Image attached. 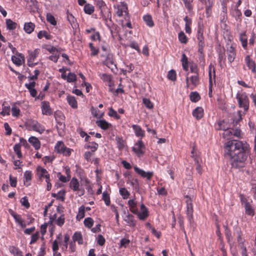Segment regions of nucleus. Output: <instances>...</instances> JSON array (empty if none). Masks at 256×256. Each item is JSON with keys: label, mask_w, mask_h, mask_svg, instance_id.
I'll list each match as a JSON object with an SVG mask.
<instances>
[{"label": "nucleus", "mask_w": 256, "mask_h": 256, "mask_svg": "<svg viewBox=\"0 0 256 256\" xmlns=\"http://www.w3.org/2000/svg\"><path fill=\"white\" fill-rule=\"evenodd\" d=\"M225 156L230 159L232 166L234 168H241L245 166L249 152V146L239 140H230L224 146Z\"/></svg>", "instance_id": "f257e3e1"}, {"label": "nucleus", "mask_w": 256, "mask_h": 256, "mask_svg": "<svg viewBox=\"0 0 256 256\" xmlns=\"http://www.w3.org/2000/svg\"><path fill=\"white\" fill-rule=\"evenodd\" d=\"M238 106L246 112L249 109V100L247 94L242 91H238L236 94Z\"/></svg>", "instance_id": "f03ea898"}, {"label": "nucleus", "mask_w": 256, "mask_h": 256, "mask_svg": "<svg viewBox=\"0 0 256 256\" xmlns=\"http://www.w3.org/2000/svg\"><path fill=\"white\" fill-rule=\"evenodd\" d=\"M26 124L29 130H32L40 134H42L45 130L44 126L40 124L38 121L33 119L27 120Z\"/></svg>", "instance_id": "7ed1b4c3"}, {"label": "nucleus", "mask_w": 256, "mask_h": 256, "mask_svg": "<svg viewBox=\"0 0 256 256\" xmlns=\"http://www.w3.org/2000/svg\"><path fill=\"white\" fill-rule=\"evenodd\" d=\"M54 150L56 152L66 156H70L73 152V150L67 148L62 141H58L56 142L54 146Z\"/></svg>", "instance_id": "20e7f679"}, {"label": "nucleus", "mask_w": 256, "mask_h": 256, "mask_svg": "<svg viewBox=\"0 0 256 256\" xmlns=\"http://www.w3.org/2000/svg\"><path fill=\"white\" fill-rule=\"evenodd\" d=\"M200 83V78L198 74H196L190 77L186 76V86L191 90L197 86Z\"/></svg>", "instance_id": "39448f33"}, {"label": "nucleus", "mask_w": 256, "mask_h": 256, "mask_svg": "<svg viewBox=\"0 0 256 256\" xmlns=\"http://www.w3.org/2000/svg\"><path fill=\"white\" fill-rule=\"evenodd\" d=\"M132 150L138 157L142 156L145 152V146L142 141L140 140H138L132 148Z\"/></svg>", "instance_id": "423d86ee"}, {"label": "nucleus", "mask_w": 256, "mask_h": 256, "mask_svg": "<svg viewBox=\"0 0 256 256\" xmlns=\"http://www.w3.org/2000/svg\"><path fill=\"white\" fill-rule=\"evenodd\" d=\"M40 50L39 49H36L33 51H29L28 55L27 56L28 64L30 67H33L38 64V62H35L34 60L38 57Z\"/></svg>", "instance_id": "0eeeda50"}, {"label": "nucleus", "mask_w": 256, "mask_h": 256, "mask_svg": "<svg viewBox=\"0 0 256 256\" xmlns=\"http://www.w3.org/2000/svg\"><path fill=\"white\" fill-rule=\"evenodd\" d=\"M36 175L38 180L40 181H42L43 178L48 180L50 178V174H48V170L40 166H38L36 167Z\"/></svg>", "instance_id": "6e6552de"}, {"label": "nucleus", "mask_w": 256, "mask_h": 256, "mask_svg": "<svg viewBox=\"0 0 256 256\" xmlns=\"http://www.w3.org/2000/svg\"><path fill=\"white\" fill-rule=\"evenodd\" d=\"M226 55L228 60L230 64H232L236 57V44H232L230 46L226 47Z\"/></svg>", "instance_id": "1a4fd4ad"}, {"label": "nucleus", "mask_w": 256, "mask_h": 256, "mask_svg": "<svg viewBox=\"0 0 256 256\" xmlns=\"http://www.w3.org/2000/svg\"><path fill=\"white\" fill-rule=\"evenodd\" d=\"M140 212L138 210L137 212L134 213V214L137 215L138 218L140 220H144L149 215L148 210L144 204H140Z\"/></svg>", "instance_id": "9d476101"}, {"label": "nucleus", "mask_w": 256, "mask_h": 256, "mask_svg": "<svg viewBox=\"0 0 256 256\" xmlns=\"http://www.w3.org/2000/svg\"><path fill=\"white\" fill-rule=\"evenodd\" d=\"M186 198L187 217L190 222H191L193 219V207L192 204V198L188 196H186Z\"/></svg>", "instance_id": "9b49d317"}, {"label": "nucleus", "mask_w": 256, "mask_h": 256, "mask_svg": "<svg viewBox=\"0 0 256 256\" xmlns=\"http://www.w3.org/2000/svg\"><path fill=\"white\" fill-rule=\"evenodd\" d=\"M134 171L142 177L146 178L148 180H151L154 173L152 172H145L144 170L136 166H134Z\"/></svg>", "instance_id": "f8f14e48"}, {"label": "nucleus", "mask_w": 256, "mask_h": 256, "mask_svg": "<svg viewBox=\"0 0 256 256\" xmlns=\"http://www.w3.org/2000/svg\"><path fill=\"white\" fill-rule=\"evenodd\" d=\"M116 9V13L118 16L128 15L127 5L124 2H121L120 4H118Z\"/></svg>", "instance_id": "ddd939ff"}, {"label": "nucleus", "mask_w": 256, "mask_h": 256, "mask_svg": "<svg viewBox=\"0 0 256 256\" xmlns=\"http://www.w3.org/2000/svg\"><path fill=\"white\" fill-rule=\"evenodd\" d=\"M16 56H12V60L17 66L22 65L24 64L25 61L24 56L20 53H16Z\"/></svg>", "instance_id": "4468645a"}, {"label": "nucleus", "mask_w": 256, "mask_h": 256, "mask_svg": "<svg viewBox=\"0 0 256 256\" xmlns=\"http://www.w3.org/2000/svg\"><path fill=\"white\" fill-rule=\"evenodd\" d=\"M10 214L14 219L16 222L22 228H24L26 226L25 221L22 218L20 215L17 214L14 212H12Z\"/></svg>", "instance_id": "2eb2a0df"}, {"label": "nucleus", "mask_w": 256, "mask_h": 256, "mask_svg": "<svg viewBox=\"0 0 256 256\" xmlns=\"http://www.w3.org/2000/svg\"><path fill=\"white\" fill-rule=\"evenodd\" d=\"M245 63L248 68L252 72H256V64L254 60H252L250 55H247L244 58Z\"/></svg>", "instance_id": "dca6fc26"}, {"label": "nucleus", "mask_w": 256, "mask_h": 256, "mask_svg": "<svg viewBox=\"0 0 256 256\" xmlns=\"http://www.w3.org/2000/svg\"><path fill=\"white\" fill-rule=\"evenodd\" d=\"M42 114L44 115L50 116L52 114V111L50 107V103L46 101L42 102Z\"/></svg>", "instance_id": "f3484780"}, {"label": "nucleus", "mask_w": 256, "mask_h": 256, "mask_svg": "<svg viewBox=\"0 0 256 256\" xmlns=\"http://www.w3.org/2000/svg\"><path fill=\"white\" fill-rule=\"evenodd\" d=\"M242 203L244 204L246 214L253 216L254 214V211L250 202L246 200H243Z\"/></svg>", "instance_id": "a211bd4d"}, {"label": "nucleus", "mask_w": 256, "mask_h": 256, "mask_svg": "<svg viewBox=\"0 0 256 256\" xmlns=\"http://www.w3.org/2000/svg\"><path fill=\"white\" fill-rule=\"evenodd\" d=\"M124 220L130 226L133 227L136 224V221L134 220V216L128 212L125 214L124 216Z\"/></svg>", "instance_id": "6ab92c4d"}, {"label": "nucleus", "mask_w": 256, "mask_h": 256, "mask_svg": "<svg viewBox=\"0 0 256 256\" xmlns=\"http://www.w3.org/2000/svg\"><path fill=\"white\" fill-rule=\"evenodd\" d=\"M132 128L136 136L140 138H142L145 136L144 130L142 128L137 124H134L132 126Z\"/></svg>", "instance_id": "aec40b11"}, {"label": "nucleus", "mask_w": 256, "mask_h": 256, "mask_svg": "<svg viewBox=\"0 0 256 256\" xmlns=\"http://www.w3.org/2000/svg\"><path fill=\"white\" fill-rule=\"evenodd\" d=\"M35 86L36 82L34 81L25 84V86L28 90L31 96L34 98L36 97L37 94V92L34 88Z\"/></svg>", "instance_id": "412c9836"}, {"label": "nucleus", "mask_w": 256, "mask_h": 256, "mask_svg": "<svg viewBox=\"0 0 256 256\" xmlns=\"http://www.w3.org/2000/svg\"><path fill=\"white\" fill-rule=\"evenodd\" d=\"M26 8L30 12L37 10L38 8L35 0H26Z\"/></svg>", "instance_id": "4be33fe9"}, {"label": "nucleus", "mask_w": 256, "mask_h": 256, "mask_svg": "<svg viewBox=\"0 0 256 256\" xmlns=\"http://www.w3.org/2000/svg\"><path fill=\"white\" fill-rule=\"evenodd\" d=\"M80 183L78 179L76 178H72L70 182V187L74 192L80 190Z\"/></svg>", "instance_id": "5701e85b"}, {"label": "nucleus", "mask_w": 256, "mask_h": 256, "mask_svg": "<svg viewBox=\"0 0 256 256\" xmlns=\"http://www.w3.org/2000/svg\"><path fill=\"white\" fill-rule=\"evenodd\" d=\"M28 142L36 150H38L40 148V142L37 138L32 136L28 138Z\"/></svg>", "instance_id": "b1692460"}, {"label": "nucleus", "mask_w": 256, "mask_h": 256, "mask_svg": "<svg viewBox=\"0 0 256 256\" xmlns=\"http://www.w3.org/2000/svg\"><path fill=\"white\" fill-rule=\"evenodd\" d=\"M191 157L194 159L196 163H199L201 162V159L200 157V152L194 146L191 151Z\"/></svg>", "instance_id": "393cba45"}, {"label": "nucleus", "mask_w": 256, "mask_h": 256, "mask_svg": "<svg viewBox=\"0 0 256 256\" xmlns=\"http://www.w3.org/2000/svg\"><path fill=\"white\" fill-rule=\"evenodd\" d=\"M193 116L197 120H200L204 116V110L202 107H197L192 112Z\"/></svg>", "instance_id": "a878e982"}, {"label": "nucleus", "mask_w": 256, "mask_h": 256, "mask_svg": "<svg viewBox=\"0 0 256 256\" xmlns=\"http://www.w3.org/2000/svg\"><path fill=\"white\" fill-rule=\"evenodd\" d=\"M209 84H212V80H215L216 72L214 66L210 64L208 66Z\"/></svg>", "instance_id": "bb28decb"}, {"label": "nucleus", "mask_w": 256, "mask_h": 256, "mask_svg": "<svg viewBox=\"0 0 256 256\" xmlns=\"http://www.w3.org/2000/svg\"><path fill=\"white\" fill-rule=\"evenodd\" d=\"M72 238L74 242H76L78 244H82L84 243L82 236L80 232H75Z\"/></svg>", "instance_id": "cd10ccee"}, {"label": "nucleus", "mask_w": 256, "mask_h": 256, "mask_svg": "<svg viewBox=\"0 0 256 256\" xmlns=\"http://www.w3.org/2000/svg\"><path fill=\"white\" fill-rule=\"evenodd\" d=\"M35 24L32 22H26L24 24V29L25 32L27 34H31L34 30Z\"/></svg>", "instance_id": "c85d7f7f"}, {"label": "nucleus", "mask_w": 256, "mask_h": 256, "mask_svg": "<svg viewBox=\"0 0 256 256\" xmlns=\"http://www.w3.org/2000/svg\"><path fill=\"white\" fill-rule=\"evenodd\" d=\"M96 124L99 127L103 130H107L111 126L110 124L108 123L104 120H97Z\"/></svg>", "instance_id": "c756f323"}, {"label": "nucleus", "mask_w": 256, "mask_h": 256, "mask_svg": "<svg viewBox=\"0 0 256 256\" xmlns=\"http://www.w3.org/2000/svg\"><path fill=\"white\" fill-rule=\"evenodd\" d=\"M198 43V52L200 54V60H203L204 64V48L205 46L204 42H200Z\"/></svg>", "instance_id": "7c9ffc66"}, {"label": "nucleus", "mask_w": 256, "mask_h": 256, "mask_svg": "<svg viewBox=\"0 0 256 256\" xmlns=\"http://www.w3.org/2000/svg\"><path fill=\"white\" fill-rule=\"evenodd\" d=\"M128 204L130 207V211L134 214L137 212L136 202L134 199H130L128 200Z\"/></svg>", "instance_id": "2f4dec72"}, {"label": "nucleus", "mask_w": 256, "mask_h": 256, "mask_svg": "<svg viewBox=\"0 0 256 256\" xmlns=\"http://www.w3.org/2000/svg\"><path fill=\"white\" fill-rule=\"evenodd\" d=\"M66 100L68 102L71 106V107H72L73 108H77L78 103L74 96H67Z\"/></svg>", "instance_id": "473e14b6"}, {"label": "nucleus", "mask_w": 256, "mask_h": 256, "mask_svg": "<svg viewBox=\"0 0 256 256\" xmlns=\"http://www.w3.org/2000/svg\"><path fill=\"white\" fill-rule=\"evenodd\" d=\"M143 20L146 24L149 27H152L154 26V23L150 15L147 14L144 16H143Z\"/></svg>", "instance_id": "72a5a7b5"}, {"label": "nucleus", "mask_w": 256, "mask_h": 256, "mask_svg": "<svg viewBox=\"0 0 256 256\" xmlns=\"http://www.w3.org/2000/svg\"><path fill=\"white\" fill-rule=\"evenodd\" d=\"M56 128L60 136H62L64 134L65 124L64 122H58Z\"/></svg>", "instance_id": "f704fd0d"}, {"label": "nucleus", "mask_w": 256, "mask_h": 256, "mask_svg": "<svg viewBox=\"0 0 256 256\" xmlns=\"http://www.w3.org/2000/svg\"><path fill=\"white\" fill-rule=\"evenodd\" d=\"M116 140L118 150H123L125 147V142L124 140L122 138L116 136Z\"/></svg>", "instance_id": "c9c22d12"}, {"label": "nucleus", "mask_w": 256, "mask_h": 256, "mask_svg": "<svg viewBox=\"0 0 256 256\" xmlns=\"http://www.w3.org/2000/svg\"><path fill=\"white\" fill-rule=\"evenodd\" d=\"M44 37L46 40H51L52 36L46 30H40L38 34V38L41 39Z\"/></svg>", "instance_id": "e433bc0d"}, {"label": "nucleus", "mask_w": 256, "mask_h": 256, "mask_svg": "<svg viewBox=\"0 0 256 256\" xmlns=\"http://www.w3.org/2000/svg\"><path fill=\"white\" fill-rule=\"evenodd\" d=\"M240 42L242 43V48L244 49H246L248 40H247V38H246V34L245 33L240 34Z\"/></svg>", "instance_id": "4c0bfd02"}, {"label": "nucleus", "mask_w": 256, "mask_h": 256, "mask_svg": "<svg viewBox=\"0 0 256 256\" xmlns=\"http://www.w3.org/2000/svg\"><path fill=\"white\" fill-rule=\"evenodd\" d=\"M94 6L90 4H86L84 6V10L86 14H91L94 12Z\"/></svg>", "instance_id": "58836bf2"}, {"label": "nucleus", "mask_w": 256, "mask_h": 256, "mask_svg": "<svg viewBox=\"0 0 256 256\" xmlns=\"http://www.w3.org/2000/svg\"><path fill=\"white\" fill-rule=\"evenodd\" d=\"M181 61L182 62V66L183 67V68L186 70L187 71L188 70V58L186 56V55L184 54H182V60Z\"/></svg>", "instance_id": "ea45409f"}, {"label": "nucleus", "mask_w": 256, "mask_h": 256, "mask_svg": "<svg viewBox=\"0 0 256 256\" xmlns=\"http://www.w3.org/2000/svg\"><path fill=\"white\" fill-rule=\"evenodd\" d=\"M190 100L192 102H196L200 99V96L198 92H192L190 95Z\"/></svg>", "instance_id": "a19ab883"}, {"label": "nucleus", "mask_w": 256, "mask_h": 256, "mask_svg": "<svg viewBox=\"0 0 256 256\" xmlns=\"http://www.w3.org/2000/svg\"><path fill=\"white\" fill-rule=\"evenodd\" d=\"M94 220L90 217L86 218L84 219V224L86 228H90L94 225Z\"/></svg>", "instance_id": "79ce46f5"}, {"label": "nucleus", "mask_w": 256, "mask_h": 256, "mask_svg": "<svg viewBox=\"0 0 256 256\" xmlns=\"http://www.w3.org/2000/svg\"><path fill=\"white\" fill-rule=\"evenodd\" d=\"M92 114L97 118H100L104 116V112H100L98 108H92Z\"/></svg>", "instance_id": "37998d69"}, {"label": "nucleus", "mask_w": 256, "mask_h": 256, "mask_svg": "<svg viewBox=\"0 0 256 256\" xmlns=\"http://www.w3.org/2000/svg\"><path fill=\"white\" fill-rule=\"evenodd\" d=\"M119 192L124 199H127L130 196V192L124 188H120Z\"/></svg>", "instance_id": "c03bdc74"}, {"label": "nucleus", "mask_w": 256, "mask_h": 256, "mask_svg": "<svg viewBox=\"0 0 256 256\" xmlns=\"http://www.w3.org/2000/svg\"><path fill=\"white\" fill-rule=\"evenodd\" d=\"M98 144L94 142H90L86 145L87 148H90L92 152H95L98 148Z\"/></svg>", "instance_id": "a18cd8bd"}, {"label": "nucleus", "mask_w": 256, "mask_h": 256, "mask_svg": "<svg viewBox=\"0 0 256 256\" xmlns=\"http://www.w3.org/2000/svg\"><path fill=\"white\" fill-rule=\"evenodd\" d=\"M178 38L180 42L182 44H186L188 42V38L183 32H180L178 34Z\"/></svg>", "instance_id": "49530a36"}, {"label": "nucleus", "mask_w": 256, "mask_h": 256, "mask_svg": "<svg viewBox=\"0 0 256 256\" xmlns=\"http://www.w3.org/2000/svg\"><path fill=\"white\" fill-rule=\"evenodd\" d=\"M10 106H5L2 105V111L0 112V114L2 116L10 115Z\"/></svg>", "instance_id": "de8ad7c7"}, {"label": "nucleus", "mask_w": 256, "mask_h": 256, "mask_svg": "<svg viewBox=\"0 0 256 256\" xmlns=\"http://www.w3.org/2000/svg\"><path fill=\"white\" fill-rule=\"evenodd\" d=\"M100 76L101 79H102L104 82H108L110 83L109 86H111L112 78L110 75L106 74H100Z\"/></svg>", "instance_id": "09e8293b"}, {"label": "nucleus", "mask_w": 256, "mask_h": 256, "mask_svg": "<svg viewBox=\"0 0 256 256\" xmlns=\"http://www.w3.org/2000/svg\"><path fill=\"white\" fill-rule=\"evenodd\" d=\"M6 24L7 28L10 30H14L16 27V24L12 22L10 19L6 20Z\"/></svg>", "instance_id": "8fccbe9b"}, {"label": "nucleus", "mask_w": 256, "mask_h": 256, "mask_svg": "<svg viewBox=\"0 0 256 256\" xmlns=\"http://www.w3.org/2000/svg\"><path fill=\"white\" fill-rule=\"evenodd\" d=\"M14 150L18 156V158L22 157V154L21 152V147L20 144H16L14 146Z\"/></svg>", "instance_id": "3c124183"}, {"label": "nucleus", "mask_w": 256, "mask_h": 256, "mask_svg": "<svg viewBox=\"0 0 256 256\" xmlns=\"http://www.w3.org/2000/svg\"><path fill=\"white\" fill-rule=\"evenodd\" d=\"M12 116L14 117H18L20 114V110L18 106L12 105Z\"/></svg>", "instance_id": "603ef678"}, {"label": "nucleus", "mask_w": 256, "mask_h": 256, "mask_svg": "<svg viewBox=\"0 0 256 256\" xmlns=\"http://www.w3.org/2000/svg\"><path fill=\"white\" fill-rule=\"evenodd\" d=\"M108 114L110 116L114 117L118 120L120 118V116L117 114V112L114 110L112 108H110L108 109Z\"/></svg>", "instance_id": "864d4df0"}, {"label": "nucleus", "mask_w": 256, "mask_h": 256, "mask_svg": "<svg viewBox=\"0 0 256 256\" xmlns=\"http://www.w3.org/2000/svg\"><path fill=\"white\" fill-rule=\"evenodd\" d=\"M102 200H104L106 206H109L110 203V197L109 194L106 192H104L102 194Z\"/></svg>", "instance_id": "5fc2aeb1"}, {"label": "nucleus", "mask_w": 256, "mask_h": 256, "mask_svg": "<svg viewBox=\"0 0 256 256\" xmlns=\"http://www.w3.org/2000/svg\"><path fill=\"white\" fill-rule=\"evenodd\" d=\"M65 192L64 190H60L56 194H52L54 197L56 198L57 199L64 200V199Z\"/></svg>", "instance_id": "6e6d98bb"}, {"label": "nucleus", "mask_w": 256, "mask_h": 256, "mask_svg": "<svg viewBox=\"0 0 256 256\" xmlns=\"http://www.w3.org/2000/svg\"><path fill=\"white\" fill-rule=\"evenodd\" d=\"M10 252L14 256H23L22 252L16 247H12L10 250Z\"/></svg>", "instance_id": "4d7b16f0"}, {"label": "nucleus", "mask_w": 256, "mask_h": 256, "mask_svg": "<svg viewBox=\"0 0 256 256\" xmlns=\"http://www.w3.org/2000/svg\"><path fill=\"white\" fill-rule=\"evenodd\" d=\"M46 20L51 24L56 26V22L55 20L54 17L50 14H48L46 15Z\"/></svg>", "instance_id": "13d9d810"}, {"label": "nucleus", "mask_w": 256, "mask_h": 256, "mask_svg": "<svg viewBox=\"0 0 256 256\" xmlns=\"http://www.w3.org/2000/svg\"><path fill=\"white\" fill-rule=\"evenodd\" d=\"M40 238V232H36L31 236L30 241V244H34Z\"/></svg>", "instance_id": "bf43d9fd"}, {"label": "nucleus", "mask_w": 256, "mask_h": 256, "mask_svg": "<svg viewBox=\"0 0 256 256\" xmlns=\"http://www.w3.org/2000/svg\"><path fill=\"white\" fill-rule=\"evenodd\" d=\"M143 104L148 109H152L154 107L153 104L148 98H144L142 100Z\"/></svg>", "instance_id": "052dcab7"}, {"label": "nucleus", "mask_w": 256, "mask_h": 256, "mask_svg": "<svg viewBox=\"0 0 256 256\" xmlns=\"http://www.w3.org/2000/svg\"><path fill=\"white\" fill-rule=\"evenodd\" d=\"M232 129L224 130L222 134L223 137L226 139H229L232 136Z\"/></svg>", "instance_id": "680f3d73"}, {"label": "nucleus", "mask_w": 256, "mask_h": 256, "mask_svg": "<svg viewBox=\"0 0 256 256\" xmlns=\"http://www.w3.org/2000/svg\"><path fill=\"white\" fill-rule=\"evenodd\" d=\"M56 224L59 226H63L65 222V218L64 214H61L60 216L56 220Z\"/></svg>", "instance_id": "e2e57ef3"}, {"label": "nucleus", "mask_w": 256, "mask_h": 256, "mask_svg": "<svg viewBox=\"0 0 256 256\" xmlns=\"http://www.w3.org/2000/svg\"><path fill=\"white\" fill-rule=\"evenodd\" d=\"M130 240L128 239H126V238H123L121 239L120 241V248H126L130 244Z\"/></svg>", "instance_id": "0e129e2a"}, {"label": "nucleus", "mask_w": 256, "mask_h": 256, "mask_svg": "<svg viewBox=\"0 0 256 256\" xmlns=\"http://www.w3.org/2000/svg\"><path fill=\"white\" fill-rule=\"evenodd\" d=\"M20 202L22 205L24 206L26 208H28L30 207V203L26 196L20 199Z\"/></svg>", "instance_id": "69168bd1"}, {"label": "nucleus", "mask_w": 256, "mask_h": 256, "mask_svg": "<svg viewBox=\"0 0 256 256\" xmlns=\"http://www.w3.org/2000/svg\"><path fill=\"white\" fill-rule=\"evenodd\" d=\"M84 216V206H81L78 208V212L76 216V218L82 219Z\"/></svg>", "instance_id": "338daca9"}, {"label": "nucleus", "mask_w": 256, "mask_h": 256, "mask_svg": "<svg viewBox=\"0 0 256 256\" xmlns=\"http://www.w3.org/2000/svg\"><path fill=\"white\" fill-rule=\"evenodd\" d=\"M168 78L174 81L176 80V73L174 70H170L168 72Z\"/></svg>", "instance_id": "774afa93"}]
</instances>
